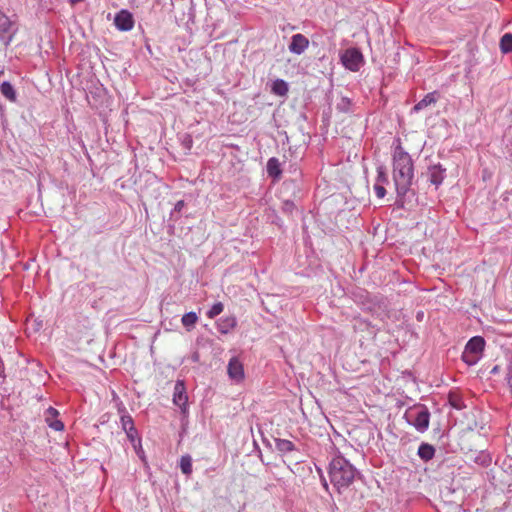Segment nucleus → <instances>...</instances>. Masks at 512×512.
I'll list each match as a JSON object with an SVG mask.
<instances>
[{
	"label": "nucleus",
	"instance_id": "obj_22",
	"mask_svg": "<svg viewBox=\"0 0 512 512\" xmlns=\"http://www.w3.org/2000/svg\"><path fill=\"white\" fill-rule=\"evenodd\" d=\"M125 433L127 435L128 440L131 442L134 449L137 451V447L141 446V439L139 437L137 429L135 427L131 429L130 427L129 430L125 431Z\"/></svg>",
	"mask_w": 512,
	"mask_h": 512
},
{
	"label": "nucleus",
	"instance_id": "obj_15",
	"mask_svg": "<svg viewBox=\"0 0 512 512\" xmlns=\"http://www.w3.org/2000/svg\"><path fill=\"white\" fill-rule=\"evenodd\" d=\"M266 168H267V173L270 177H272L274 179L280 178V176L282 174L281 164L276 157H272L267 161Z\"/></svg>",
	"mask_w": 512,
	"mask_h": 512
},
{
	"label": "nucleus",
	"instance_id": "obj_9",
	"mask_svg": "<svg viewBox=\"0 0 512 512\" xmlns=\"http://www.w3.org/2000/svg\"><path fill=\"white\" fill-rule=\"evenodd\" d=\"M446 169L441 164L433 165L429 168V180L431 184L438 187L445 179Z\"/></svg>",
	"mask_w": 512,
	"mask_h": 512
},
{
	"label": "nucleus",
	"instance_id": "obj_26",
	"mask_svg": "<svg viewBox=\"0 0 512 512\" xmlns=\"http://www.w3.org/2000/svg\"><path fill=\"white\" fill-rule=\"evenodd\" d=\"M224 305L221 302H217L207 311L206 315L208 318L213 319L223 312Z\"/></svg>",
	"mask_w": 512,
	"mask_h": 512
},
{
	"label": "nucleus",
	"instance_id": "obj_18",
	"mask_svg": "<svg viewBox=\"0 0 512 512\" xmlns=\"http://www.w3.org/2000/svg\"><path fill=\"white\" fill-rule=\"evenodd\" d=\"M198 315L196 312H188V313H185L183 316H182V319H181V323L182 325L186 328L187 331H191L196 323L198 322Z\"/></svg>",
	"mask_w": 512,
	"mask_h": 512
},
{
	"label": "nucleus",
	"instance_id": "obj_29",
	"mask_svg": "<svg viewBox=\"0 0 512 512\" xmlns=\"http://www.w3.org/2000/svg\"><path fill=\"white\" fill-rule=\"evenodd\" d=\"M185 206V202L183 200H179L176 202L174 209L171 211L170 218L173 220H177L179 218V214Z\"/></svg>",
	"mask_w": 512,
	"mask_h": 512
},
{
	"label": "nucleus",
	"instance_id": "obj_4",
	"mask_svg": "<svg viewBox=\"0 0 512 512\" xmlns=\"http://www.w3.org/2000/svg\"><path fill=\"white\" fill-rule=\"evenodd\" d=\"M342 65L352 71L357 72L364 64V58L361 51L358 48H348L343 51L340 55Z\"/></svg>",
	"mask_w": 512,
	"mask_h": 512
},
{
	"label": "nucleus",
	"instance_id": "obj_39",
	"mask_svg": "<svg viewBox=\"0 0 512 512\" xmlns=\"http://www.w3.org/2000/svg\"><path fill=\"white\" fill-rule=\"evenodd\" d=\"M317 471H318L320 476L323 475V472H322V470L320 468H317Z\"/></svg>",
	"mask_w": 512,
	"mask_h": 512
},
{
	"label": "nucleus",
	"instance_id": "obj_16",
	"mask_svg": "<svg viewBox=\"0 0 512 512\" xmlns=\"http://www.w3.org/2000/svg\"><path fill=\"white\" fill-rule=\"evenodd\" d=\"M0 93L10 102H16L17 100L16 90L8 81H4L0 84Z\"/></svg>",
	"mask_w": 512,
	"mask_h": 512
},
{
	"label": "nucleus",
	"instance_id": "obj_21",
	"mask_svg": "<svg viewBox=\"0 0 512 512\" xmlns=\"http://www.w3.org/2000/svg\"><path fill=\"white\" fill-rule=\"evenodd\" d=\"M448 401L449 404L457 410H462L465 408L464 401L458 393L450 392L448 395Z\"/></svg>",
	"mask_w": 512,
	"mask_h": 512
},
{
	"label": "nucleus",
	"instance_id": "obj_6",
	"mask_svg": "<svg viewBox=\"0 0 512 512\" xmlns=\"http://www.w3.org/2000/svg\"><path fill=\"white\" fill-rule=\"evenodd\" d=\"M229 378L235 383H240L244 379V367L237 357H232L227 366Z\"/></svg>",
	"mask_w": 512,
	"mask_h": 512
},
{
	"label": "nucleus",
	"instance_id": "obj_1",
	"mask_svg": "<svg viewBox=\"0 0 512 512\" xmlns=\"http://www.w3.org/2000/svg\"><path fill=\"white\" fill-rule=\"evenodd\" d=\"M414 178V166L411 156L398 145L393 154V181L396 189L394 205L399 209H405L415 192L411 189Z\"/></svg>",
	"mask_w": 512,
	"mask_h": 512
},
{
	"label": "nucleus",
	"instance_id": "obj_23",
	"mask_svg": "<svg viewBox=\"0 0 512 512\" xmlns=\"http://www.w3.org/2000/svg\"><path fill=\"white\" fill-rule=\"evenodd\" d=\"M500 49L503 53L512 52V34L506 33L501 37Z\"/></svg>",
	"mask_w": 512,
	"mask_h": 512
},
{
	"label": "nucleus",
	"instance_id": "obj_25",
	"mask_svg": "<svg viewBox=\"0 0 512 512\" xmlns=\"http://www.w3.org/2000/svg\"><path fill=\"white\" fill-rule=\"evenodd\" d=\"M461 358L467 365L473 366L481 359V356L472 354L464 349Z\"/></svg>",
	"mask_w": 512,
	"mask_h": 512
},
{
	"label": "nucleus",
	"instance_id": "obj_37",
	"mask_svg": "<svg viewBox=\"0 0 512 512\" xmlns=\"http://www.w3.org/2000/svg\"><path fill=\"white\" fill-rule=\"evenodd\" d=\"M83 0H69V2L74 5V4H77V3H80L82 2Z\"/></svg>",
	"mask_w": 512,
	"mask_h": 512
},
{
	"label": "nucleus",
	"instance_id": "obj_19",
	"mask_svg": "<svg viewBox=\"0 0 512 512\" xmlns=\"http://www.w3.org/2000/svg\"><path fill=\"white\" fill-rule=\"evenodd\" d=\"M119 412L121 413L120 422H121L122 429L124 431H126V430H129L130 427H131V429L134 428L135 427L134 421H133L132 417L127 413L126 408L123 407V408L119 409Z\"/></svg>",
	"mask_w": 512,
	"mask_h": 512
},
{
	"label": "nucleus",
	"instance_id": "obj_27",
	"mask_svg": "<svg viewBox=\"0 0 512 512\" xmlns=\"http://www.w3.org/2000/svg\"><path fill=\"white\" fill-rule=\"evenodd\" d=\"M375 183H380L381 185L388 183L386 168L383 165H379L377 167V177Z\"/></svg>",
	"mask_w": 512,
	"mask_h": 512
},
{
	"label": "nucleus",
	"instance_id": "obj_8",
	"mask_svg": "<svg viewBox=\"0 0 512 512\" xmlns=\"http://www.w3.org/2000/svg\"><path fill=\"white\" fill-rule=\"evenodd\" d=\"M308 46H309L308 38L305 35L298 33V34H294L291 37V42H290L288 48L291 53L300 55L308 48Z\"/></svg>",
	"mask_w": 512,
	"mask_h": 512
},
{
	"label": "nucleus",
	"instance_id": "obj_30",
	"mask_svg": "<svg viewBox=\"0 0 512 512\" xmlns=\"http://www.w3.org/2000/svg\"><path fill=\"white\" fill-rule=\"evenodd\" d=\"M350 107H351V100L347 97H342L341 101L339 103H337V110H339L340 112H348L350 110Z\"/></svg>",
	"mask_w": 512,
	"mask_h": 512
},
{
	"label": "nucleus",
	"instance_id": "obj_40",
	"mask_svg": "<svg viewBox=\"0 0 512 512\" xmlns=\"http://www.w3.org/2000/svg\"><path fill=\"white\" fill-rule=\"evenodd\" d=\"M421 317H422V313H421V314H420V313H418V315H417V319L419 320Z\"/></svg>",
	"mask_w": 512,
	"mask_h": 512
},
{
	"label": "nucleus",
	"instance_id": "obj_3",
	"mask_svg": "<svg viewBox=\"0 0 512 512\" xmlns=\"http://www.w3.org/2000/svg\"><path fill=\"white\" fill-rule=\"evenodd\" d=\"M405 418L420 433H424L429 428L430 412L425 405L410 408L405 412Z\"/></svg>",
	"mask_w": 512,
	"mask_h": 512
},
{
	"label": "nucleus",
	"instance_id": "obj_33",
	"mask_svg": "<svg viewBox=\"0 0 512 512\" xmlns=\"http://www.w3.org/2000/svg\"><path fill=\"white\" fill-rule=\"evenodd\" d=\"M374 191L378 198H383L386 195V189L384 185H381L380 183L374 184Z\"/></svg>",
	"mask_w": 512,
	"mask_h": 512
},
{
	"label": "nucleus",
	"instance_id": "obj_31",
	"mask_svg": "<svg viewBox=\"0 0 512 512\" xmlns=\"http://www.w3.org/2000/svg\"><path fill=\"white\" fill-rule=\"evenodd\" d=\"M475 462L486 467L491 463V458L488 454L482 452L475 458Z\"/></svg>",
	"mask_w": 512,
	"mask_h": 512
},
{
	"label": "nucleus",
	"instance_id": "obj_36",
	"mask_svg": "<svg viewBox=\"0 0 512 512\" xmlns=\"http://www.w3.org/2000/svg\"><path fill=\"white\" fill-rule=\"evenodd\" d=\"M321 483L326 491H329V485L324 475H321Z\"/></svg>",
	"mask_w": 512,
	"mask_h": 512
},
{
	"label": "nucleus",
	"instance_id": "obj_7",
	"mask_svg": "<svg viewBox=\"0 0 512 512\" xmlns=\"http://www.w3.org/2000/svg\"><path fill=\"white\" fill-rule=\"evenodd\" d=\"M114 24L120 31L132 30L134 26V18L132 13L124 9L119 11L114 18Z\"/></svg>",
	"mask_w": 512,
	"mask_h": 512
},
{
	"label": "nucleus",
	"instance_id": "obj_14",
	"mask_svg": "<svg viewBox=\"0 0 512 512\" xmlns=\"http://www.w3.org/2000/svg\"><path fill=\"white\" fill-rule=\"evenodd\" d=\"M417 454L421 460L428 462L434 458L435 448L431 444L423 442L420 444Z\"/></svg>",
	"mask_w": 512,
	"mask_h": 512
},
{
	"label": "nucleus",
	"instance_id": "obj_24",
	"mask_svg": "<svg viewBox=\"0 0 512 512\" xmlns=\"http://www.w3.org/2000/svg\"><path fill=\"white\" fill-rule=\"evenodd\" d=\"M180 468L183 474L189 475L192 472V459L189 455L182 456L180 459Z\"/></svg>",
	"mask_w": 512,
	"mask_h": 512
},
{
	"label": "nucleus",
	"instance_id": "obj_11",
	"mask_svg": "<svg viewBox=\"0 0 512 512\" xmlns=\"http://www.w3.org/2000/svg\"><path fill=\"white\" fill-rule=\"evenodd\" d=\"M236 325H237V319L233 315L222 317L216 322L217 330L221 334L229 333L231 330H233L236 327Z\"/></svg>",
	"mask_w": 512,
	"mask_h": 512
},
{
	"label": "nucleus",
	"instance_id": "obj_5",
	"mask_svg": "<svg viewBox=\"0 0 512 512\" xmlns=\"http://www.w3.org/2000/svg\"><path fill=\"white\" fill-rule=\"evenodd\" d=\"M187 401L188 396L186 394L184 382L177 381L174 386L173 402L176 406H178L181 409L183 414L187 412Z\"/></svg>",
	"mask_w": 512,
	"mask_h": 512
},
{
	"label": "nucleus",
	"instance_id": "obj_38",
	"mask_svg": "<svg viewBox=\"0 0 512 512\" xmlns=\"http://www.w3.org/2000/svg\"><path fill=\"white\" fill-rule=\"evenodd\" d=\"M498 370V366H495L492 370H491V373L492 374H495Z\"/></svg>",
	"mask_w": 512,
	"mask_h": 512
},
{
	"label": "nucleus",
	"instance_id": "obj_12",
	"mask_svg": "<svg viewBox=\"0 0 512 512\" xmlns=\"http://www.w3.org/2000/svg\"><path fill=\"white\" fill-rule=\"evenodd\" d=\"M438 97L439 95L436 91L426 94L422 100H420L413 106L412 112L418 113L423 109L427 108L428 106H430L431 104H435L438 100Z\"/></svg>",
	"mask_w": 512,
	"mask_h": 512
},
{
	"label": "nucleus",
	"instance_id": "obj_34",
	"mask_svg": "<svg viewBox=\"0 0 512 512\" xmlns=\"http://www.w3.org/2000/svg\"><path fill=\"white\" fill-rule=\"evenodd\" d=\"M59 415L58 410L53 407H49L45 412L46 421L56 419Z\"/></svg>",
	"mask_w": 512,
	"mask_h": 512
},
{
	"label": "nucleus",
	"instance_id": "obj_28",
	"mask_svg": "<svg viewBox=\"0 0 512 512\" xmlns=\"http://www.w3.org/2000/svg\"><path fill=\"white\" fill-rule=\"evenodd\" d=\"M282 212L286 215H292L293 212L296 210V205L291 200H285L282 203Z\"/></svg>",
	"mask_w": 512,
	"mask_h": 512
},
{
	"label": "nucleus",
	"instance_id": "obj_35",
	"mask_svg": "<svg viewBox=\"0 0 512 512\" xmlns=\"http://www.w3.org/2000/svg\"><path fill=\"white\" fill-rule=\"evenodd\" d=\"M192 143H193L192 138L189 135H186L183 140V145L185 146V148L191 149Z\"/></svg>",
	"mask_w": 512,
	"mask_h": 512
},
{
	"label": "nucleus",
	"instance_id": "obj_20",
	"mask_svg": "<svg viewBox=\"0 0 512 512\" xmlns=\"http://www.w3.org/2000/svg\"><path fill=\"white\" fill-rule=\"evenodd\" d=\"M355 301L361 305L363 310L372 311L373 303L369 300L367 293H359L355 295Z\"/></svg>",
	"mask_w": 512,
	"mask_h": 512
},
{
	"label": "nucleus",
	"instance_id": "obj_2",
	"mask_svg": "<svg viewBox=\"0 0 512 512\" xmlns=\"http://www.w3.org/2000/svg\"><path fill=\"white\" fill-rule=\"evenodd\" d=\"M328 473L330 482L338 493H342L343 489L348 488L354 482L356 476L360 474L357 469L340 454L336 455L331 460Z\"/></svg>",
	"mask_w": 512,
	"mask_h": 512
},
{
	"label": "nucleus",
	"instance_id": "obj_10",
	"mask_svg": "<svg viewBox=\"0 0 512 512\" xmlns=\"http://www.w3.org/2000/svg\"><path fill=\"white\" fill-rule=\"evenodd\" d=\"M484 347H485L484 338L481 336H474L467 342L464 349L472 354H477L482 357Z\"/></svg>",
	"mask_w": 512,
	"mask_h": 512
},
{
	"label": "nucleus",
	"instance_id": "obj_17",
	"mask_svg": "<svg viewBox=\"0 0 512 512\" xmlns=\"http://www.w3.org/2000/svg\"><path fill=\"white\" fill-rule=\"evenodd\" d=\"M289 91V86L283 79H276L271 87V92L277 96H286Z\"/></svg>",
	"mask_w": 512,
	"mask_h": 512
},
{
	"label": "nucleus",
	"instance_id": "obj_13",
	"mask_svg": "<svg viewBox=\"0 0 512 512\" xmlns=\"http://www.w3.org/2000/svg\"><path fill=\"white\" fill-rule=\"evenodd\" d=\"M274 441L276 450L281 454H287L297 450L295 444L290 440L275 438Z\"/></svg>",
	"mask_w": 512,
	"mask_h": 512
},
{
	"label": "nucleus",
	"instance_id": "obj_32",
	"mask_svg": "<svg viewBox=\"0 0 512 512\" xmlns=\"http://www.w3.org/2000/svg\"><path fill=\"white\" fill-rule=\"evenodd\" d=\"M46 422H47L48 426L55 431H62L64 429L63 422L58 420L57 418L53 419V420L52 419L48 420Z\"/></svg>",
	"mask_w": 512,
	"mask_h": 512
}]
</instances>
